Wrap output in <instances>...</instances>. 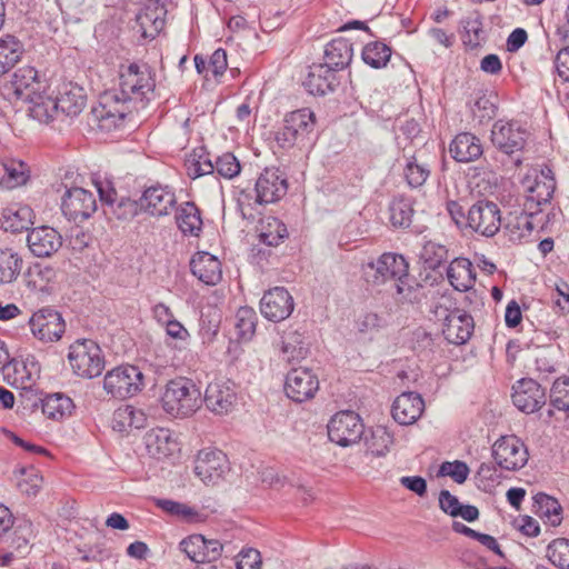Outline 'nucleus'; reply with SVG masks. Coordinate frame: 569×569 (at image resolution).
Instances as JSON below:
<instances>
[{
	"label": "nucleus",
	"instance_id": "2f4dec72",
	"mask_svg": "<svg viewBox=\"0 0 569 569\" xmlns=\"http://www.w3.org/2000/svg\"><path fill=\"white\" fill-rule=\"evenodd\" d=\"M193 276L206 284L214 286L222 278L221 262L209 252H198L190 261Z\"/></svg>",
	"mask_w": 569,
	"mask_h": 569
},
{
	"label": "nucleus",
	"instance_id": "a878e982",
	"mask_svg": "<svg viewBox=\"0 0 569 569\" xmlns=\"http://www.w3.org/2000/svg\"><path fill=\"white\" fill-rule=\"evenodd\" d=\"M277 348L280 358L288 363L299 362L309 353V342L305 331L292 326L282 331Z\"/></svg>",
	"mask_w": 569,
	"mask_h": 569
},
{
	"label": "nucleus",
	"instance_id": "6e6552de",
	"mask_svg": "<svg viewBox=\"0 0 569 569\" xmlns=\"http://www.w3.org/2000/svg\"><path fill=\"white\" fill-rule=\"evenodd\" d=\"M491 451L496 465L507 471L522 469L529 459L527 446L515 435L501 436L492 445Z\"/></svg>",
	"mask_w": 569,
	"mask_h": 569
},
{
	"label": "nucleus",
	"instance_id": "f704fd0d",
	"mask_svg": "<svg viewBox=\"0 0 569 569\" xmlns=\"http://www.w3.org/2000/svg\"><path fill=\"white\" fill-rule=\"evenodd\" d=\"M34 212L29 206L16 204L3 210L0 218V227L12 233L29 230L34 223Z\"/></svg>",
	"mask_w": 569,
	"mask_h": 569
},
{
	"label": "nucleus",
	"instance_id": "4c0bfd02",
	"mask_svg": "<svg viewBox=\"0 0 569 569\" xmlns=\"http://www.w3.org/2000/svg\"><path fill=\"white\" fill-rule=\"evenodd\" d=\"M176 223L184 236L198 237L202 230L200 209L190 201L176 207Z\"/></svg>",
	"mask_w": 569,
	"mask_h": 569
},
{
	"label": "nucleus",
	"instance_id": "ddd939ff",
	"mask_svg": "<svg viewBox=\"0 0 569 569\" xmlns=\"http://www.w3.org/2000/svg\"><path fill=\"white\" fill-rule=\"evenodd\" d=\"M61 210L68 220L79 223L96 212L97 201L92 192L83 188H71L62 197Z\"/></svg>",
	"mask_w": 569,
	"mask_h": 569
},
{
	"label": "nucleus",
	"instance_id": "20e7f679",
	"mask_svg": "<svg viewBox=\"0 0 569 569\" xmlns=\"http://www.w3.org/2000/svg\"><path fill=\"white\" fill-rule=\"evenodd\" d=\"M69 363L73 372L82 378L98 377L104 368V358L97 342L79 339L69 347Z\"/></svg>",
	"mask_w": 569,
	"mask_h": 569
},
{
	"label": "nucleus",
	"instance_id": "9b49d317",
	"mask_svg": "<svg viewBox=\"0 0 569 569\" xmlns=\"http://www.w3.org/2000/svg\"><path fill=\"white\" fill-rule=\"evenodd\" d=\"M528 136L517 121L498 120L492 126L490 139L496 149L511 156L525 148Z\"/></svg>",
	"mask_w": 569,
	"mask_h": 569
},
{
	"label": "nucleus",
	"instance_id": "052dcab7",
	"mask_svg": "<svg viewBox=\"0 0 569 569\" xmlns=\"http://www.w3.org/2000/svg\"><path fill=\"white\" fill-rule=\"evenodd\" d=\"M550 403L557 410L569 411V378L555 381Z\"/></svg>",
	"mask_w": 569,
	"mask_h": 569
},
{
	"label": "nucleus",
	"instance_id": "6e6d98bb",
	"mask_svg": "<svg viewBox=\"0 0 569 569\" xmlns=\"http://www.w3.org/2000/svg\"><path fill=\"white\" fill-rule=\"evenodd\" d=\"M547 558L559 569H569V539L558 538L547 547Z\"/></svg>",
	"mask_w": 569,
	"mask_h": 569
},
{
	"label": "nucleus",
	"instance_id": "0e129e2a",
	"mask_svg": "<svg viewBox=\"0 0 569 569\" xmlns=\"http://www.w3.org/2000/svg\"><path fill=\"white\" fill-rule=\"evenodd\" d=\"M216 171L223 178L232 179L240 172V163L238 159L230 152L218 157L214 163Z\"/></svg>",
	"mask_w": 569,
	"mask_h": 569
},
{
	"label": "nucleus",
	"instance_id": "e2e57ef3",
	"mask_svg": "<svg viewBox=\"0 0 569 569\" xmlns=\"http://www.w3.org/2000/svg\"><path fill=\"white\" fill-rule=\"evenodd\" d=\"M359 332L373 335L386 326L385 319L376 312H365L356 321Z\"/></svg>",
	"mask_w": 569,
	"mask_h": 569
},
{
	"label": "nucleus",
	"instance_id": "bb28decb",
	"mask_svg": "<svg viewBox=\"0 0 569 569\" xmlns=\"http://www.w3.org/2000/svg\"><path fill=\"white\" fill-rule=\"evenodd\" d=\"M54 98L60 117L74 118L82 112L87 103L83 88L72 82L62 83Z\"/></svg>",
	"mask_w": 569,
	"mask_h": 569
},
{
	"label": "nucleus",
	"instance_id": "423d86ee",
	"mask_svg": "<svg viewBox=\"0 0 569 569\" xmlns=\"http://www.w3.org/2000/svg\"><path fill=\"white\" fill-rule=\"evenodd\" d=\"M408 262L401 254L386 252L363 267V276L372 286H392L397 279L408 276Z\"/></svg>",
	"mask_w": 569,
	"mask_h": 569
},
{
	"label": "nucleus",
	"instance_id": "f03ea898",
	"mask_svg": "<svg viewBox=\"0 0 569 569\" xmlns=\"http://www.w3.org/2000/svg\"><path fill=\"white\" fill-rule=\"evenodd\" d=\"M161 401L167 413L186 418L200 408L201 392L192 380L177 378L167 383Z\"/></svg>",
	"mask_w": 569,
	"mask_h": 569
},
{
	"label": "nucleus",
	"instance_id": "393cba45",
	"mask_svg": "<svg viewBox=\"0 0 569 569\" xmlns=\"http://www.w3.org/2000/svg\"><path fill=\"white\" fill-rule=\"evenodd\" d=\"M27 243L33 256L48 258L61 248L62 237L54 228L41 226L29 231Z\"/></svg>",
	"mask_w": 569,
	"mask_h": 569
},
{
	"label": "nucleus",
	"instance_id": "dca6fc26",
	"mask_svg": "<svg viewBox=\"0 0 569 569\" xmlns=\"http://www.w3.org/2000/svg\"><path fill=\"white\" fill-rule=\"evenodd\" d=\"M203 401L207 408L216 415L230 413L237 405L234 383L226 379L210 382L206 388Z\"/></svg>",
	"mask_w": 569,
	"mask_h": 569
},
{
	"label": "nucleus",
	"instance_id": "ea45409f",
	"mask_svg": "<svg viewBox=\"0 0 569 569\" xmlns=\"http://www.w3.org/2000/svg\"><path fill=\"white\" fill-rule=\"evenodd\" d=\"M537 213L531 212L525 206L519 212H510L505 224L509 239L517 242L529 237L533 230L532 219Z\"/></svg>",
	"mask_w": 569,
	"mask_h": 569
},
{
	"label": "nucleus",
	"instance_id": "de8ad7c7",
	"mask_svg": "<svg viewBox=\"0 0 569 569\" xmlns=\"http://www.w3.org/2000/svg\"><path fill=\"white\" fill-rule=\"evenodd\" d=\"M288 237V230L283 222L274 217H268L260 221L258 238L261 243L269 247L278 246Z\"/></svg>",
	"mask_w": 569,
	"mask_h": 569
},
{
	"label": "nucleus",
	"instance_id": "864d4df0",
	"mask_svg": "<svg viewBox=\"0 0 569 569\" xmlns=\"http://www.w3.org/2000/svg\"><path fill=\"white\" fill-rule=\"evenodd\" d=\"M419 258L426 269L436 270L448 259L446 246L435 241H426L420 250Z\"/></svg>",
	"mask_w": 569,
	"mask_h": 569
},
{
	"label": "nucleus",
	"instance_id": "f257e3e1",
	"mask_svg": "<svg viewBox=\"0 0 569 569\" xmlns=\"http://www.w3.org/2000/svg\"><path fill=\"white\" fill-rule=\"evenodd\" d=\"M156 71L147 63L131 62L119 70L118 90L100 98L99 117L118 126L133 110L144 108L153 98Z\"/></svg>",
	"mask_w": 569,
	"mask_h": 569
},
{
	"label": "nucleus",
	"instance_id": "37998d69",
	"mask_svg": "<svg viewBox=\"0 0 569 569\" xmlns=\"http://www.w3.org/2000/svg\"><path fill=\"white\" fill-rule=\"evenodd\" d=\"M57 272L53 267L40 262L32 263L24 272V282L33 291H46L54 280Z\"/></svg>",
	"mask_w": 569,
	"mask_h": 569
},
{
	"label": "nucleus",
	"instance_id": "72a5a7b5",
	"mask_svg": "<svg viewBox=\"0 0 569 569\" xmlns=\"http://www.w3.org/2000/svg\"><path fill=\"white\" fill-rule=\"evenodd\" d=\"M449 152L456 161L466 163L478 159L483 149L479 138L475 134L461 132L451 141Z\"/></svg>",
	"mask_w": 569,
	"mask_h": 569
},
{
	"label": "nucleus",
	"instance_id": "a211bd4d",
	"mask_svg": "<svg viewBox=\"0 0 569 569\" xmlns=\"http://www.w3.org/2000/svg\"><path fill=\"white\" fill-rule=\"evenodd\" d=\"M29 325L32 335L43 342L59 340L66 329L62 316L51 308H43L34 312L29 320Z\"/></svg>",
	"mask_w": 569,
	"mask_h": 569
},
{
	"label": "nucleus",
	"instance_id": "49530a36",
	"mask_svg": "<svg viewBox=\"0 0 569 569\" xmlns=\"http://www.w3.org/2000/svg\"><path fill=\"white\" fill-rule=\"evenodd\" d=\"M22 43L13 36L0 38V77L10 71L20 60Z\"/></svg>",
	"mask_w": 569,
	"mask_h": 569
},
{
	"label": "nucleus",
	"instance_id": "5fc2aeb1",
	"mask_svg": "<svg viewBox=\"0 0 569 569\" xmlns=\"http://www.w3.org/2000/svg\"><path fill=\"white\" fill-rule=\"evenodd\" d=\"M391 57V49L386 43L373 41L365 46L362 60L368 66L379 69L387 66Z\"/></svg>",
	"mask_w": 569,
	"mask_h": 569
},
{
	"label": "nucleus",
	"instance_id": "7c9ffc66",
	"mask_svg": "<svg viewBox=\"0 0 569 569\" xmlns=\"http://www.w3.org/2000/svg\"><path fill=\"white\" fill-rule=\"evenodd\" d=\"M337 73L322 63L312 64L303 81L306 90L313 96H325L338 86Z\"/></svg>",
	"mask_w": 569,
	"mask_h": 569
},
{
	"label": "nucleus",
	"instance_id": "6ab92c4d",
	"mask_svg": "<svg viewBox=\"0 0 569 569\" xmlns=\"http://www.w3.org/2000/svg\"><path fill=\"white\" fill-rule=\"evenodd\" d=\"M319 390L318 377L308 368H295L286 377L284 391L295 402L312 399Z\"/></svg>",
	"mask_w": 569,
	"mask_h": 569
},
{
	"label": "nucleus",
	"instance_id": "9d476101",
	"mask_svg": "<svg viewBox=\"0 0 569 569\" xmlns=\"http://www.w3.org/2000/svg\"><path fill=\"white\" fill-rule=\"evenodd\" d=\"M230 469L227 455L218 449L200 450L194 462L196 476L207 486L218 485Z\"/></svg>",
	"mask_w": 569,
	"mask_h": 569
},
{
	"label": "nucleus",
	"instance_id": "cd10ccee",
	"mask_svg": "<svg viewBox=\"0 0 569 569\" xmlns=\"http://www.w3.org/2000/svg\"><path fill=\"white\" fill-rule=\"evenodd\" d=\"M11 83L17 97L23 100L48 88L46 79L31 66L17 69L12 76Z\"/></svg>",
	"mask_w": 569,
	"mask_h": 569
},
{
	"label": "nucleus",
	"instance_id": "58836bf2",
	"mask_svg": "<svg viewBox=\"0 0 569 569\" xmlns=\"http://www.w3.org/2000/svg\"><path fill=\"white\" fill-rule=\"evenodd\" d=\"M26 101L30 104V116L40 123L49 124L60 117V113H58L56 98L48 94L47 90L40 91Z\"/></svg>",
	"mask_w": 569,
	"mask_h": 569
},
{
	"label": "nucleus",
	"instance_id": "338daca9",
	"mask_svg": "<svg viewBox=\"0 0 569 569\" xmlns=\"http://www.w3.org/2000/svg\"><path fill=\"white\" fill-rule=\"evenodd\" d=\"M227 67V52L226 50L219 48L211 54L208 61V69H210V72L213 74V77H219L223 74Z\"/></svg>",
	"mask_w": 569,
	"mask_h": 569
},
{
	"label": "nucleus",
	"instance_id": "a18cd8bd",
	"mask_svg": "<svg viewBox=\"0 0 569 569\" xmlns=\"http://www.w3.org/2000/svg\"><path fill=\"white\" fill-rule=\"evenodd\" d=\"M2 167L4 173L0 178V186L3 189H14L17 187L24 184L28 181L29 169L23 161L9 159L2 163Z\"/></svg>",
	"mask_w": 569,
	"mask_h": 569
},
{
	"label": "nucleus",
	"instance_id": "79ce46f5",
	"mask_svg": "<svg viewBox=\"0 0 569 569\" xmlns=\"http://www.w3.org/2000/svg\"><path fill=\"white\" fill-rule=\"evenodd\" d=\"M23 259L12 248H0V284L14 282L21 273Z\"/></svg>",
	"mask_w": 569,
	"mask_h": 569
},
{
	"label": "nucleus",
	"instance_id": "f8f14e48",
	"mask_svg": "<svg viewBox=\"0 0 569 569\" xmlns=\"http://www.w3.org/2000/svg\"><path fill=\"white\" fill-rule=\"evenodd\" d=\"M21 398L27 402L26 407L37 408L40 405L43 415L56 421L70 417L74 409L72 399L60 392L48 395L42 399L32 389H26L21 392Z\"/></svg>",
	"mask_w": 569,
	"mask_h": 569
},
{
	"label": "nucleus",
	"instance_id": "4d7b16f0",
	"mask_svg": "<svg viewBox=\"0 0 569 569\" xmlns=\"http://www.w3.org/2000/svg\"><path fill=\"white\" fill-rule=\"evenodd\" d=\"M392 288L396 289L400 301L413 303L420 300L422 286L410 278L409 274L397 279Z\"/></svg>",
	"mask_w": 569,
	"mask_h": 569
},
{
	"label": "nucleus",
	"instance_id": "bf43d9fd",
	"mask_svg": "<svg viewBox=\"0 0 569 569\" xmlns=\"http://www.w3.org/2000/svg\"><path fill=\"white\" fill-rule=\"evenodd\" d=\"M20 475L21 478L18 479L17 482L20 492L29 497L36 496L42 486V477L39 475L38 470L33 467L21 468Z\"/></svg>",
	"mask_w": 569,
	"mask_h": 569
},
{
	"label": "nucleus",
	"instance_id": "4468645a",
	"mask_svg": "<svg viewBox=\"0 0 569 569\" xmlns=\"http://www.w3.org/2000/svg\"><path fill=\"white\" fill-rule=\"evenodd\" d=\"M288 190L287 178L278 168H266L254 184L256 203L267 204L280 200Z\"/></svg>",
	"mask_w": 569,
	"mask_h": 569
},
{
	"label": "nucleus",
	"instance_id": "c03bdc74",
	"mask_svg": "<svg viewBox=\"0 0 569 569\" xmlns=\"http://www.w3.org/2000/svg\"><path fill=\"white\" fill-rule=\"evenodd\" d=\"M533 499L537 516L545 519L552 527H557L561 523L562 507L556 498L540 492L537 493Z\"/></svg>",
	"mask_w": 569,
	"mask_h": 569
},
{
	"label": "nucleus",
	"instance_id": "13d9d810",
	"mask_svg": "<svg viewBox=\"0 0 569 569\" xmlns=\"http://www.w3.org/2000/svg\"><path fill=\"white\" fill-rule=\"evenodd\" d=\"M257 315L252 308H240L236 313V329L241 340H250L256 331Z\"/></svg>",
	"mask_w": 569,
	"mask_h": 569
},
{
	"label": "nucleus",
	"instance_id": "a19ab883",
	"mask_svg": "<svg viewBox=\"0 0 569 569\" xmlns=\"http://www.w3.org/2000/svg\"><path fill=\"white\" fill-rule=\"evenodd\" d=\"M402 174L407 184L411 188H419L426 183L430 176V166L416 153H403Z\"/></svg>",
	"mask_w": 569,
	"mask_h": 569
},
{
	"label": "nucleus",
	"instance_id": "aec40b11",
	"mask_svg": "<svg viewBox=\"0 0 569 569\" xmlns=\"http://www.w3.org/2000/svg\"><path fill=\"white\" fill-rule=\"evenodd\" d=\"M293 309V298L283 287L269 289L263 293L260 300L261 315L273 322H279L289 318Z\"/></svg>",
	"mask_w": 569,
	"mask_h": 569
},
{
	"label": "nucleus",
	"instance_id": "3c124183",
	"mask_svg": "<svg viewBox=\"0 0 569 569\" xmlns=\"http://www.w3.org/2000/svg\"><path fill=\"white\" fill-rule=\"evenodd\" d=\"M390 221L393 227L408 228L413 216L412 201L406 197H397L390 202Z\"/></svg>",
	"mask_w": 569,
	"mask_h": 569
},
{
	"label": "nucleus",
	"instance_id": "e433bc0d",
	"mask_svg": "<svg viewBox=\"0 0 569 569\" xmlns=\"http://www.w3.org/2000/svg\"><path fill=\"white\" fill-rule=\"evenodd\" d=\"M447 277L451 286L461 292L471 289L476 281L473 266L467 258L453 259L447 269Z\"/></svg>",
	"mask_w": 569,
	"mask_h": 569
},
{
	"label": "nucleus",
	"instance_id": "09e8293b",
	"mask_svg": "<svg viewBox=\"0 0 569 569\" xmlns=\"http://www.w3.org/2000/svg\"><path fill=\"white\" fill-rule=\"evenodd\" d=\"M156 506L168 515L187 522H198L201 520L200 512L196 508L183 502L171 499H158L156 501Z\"/></svg>",
	"mask_w": 569,
	"mask_h": 569
},
{
	"label": "nucleus",
	"instance_id": "603ef678",
	"mask_svg": "<svg viewBox=\"0 0 569 569\" xmlns=\"http://www.w3.org/2000/svg\"><path fill=\"white\" fill-rule=\"evenodd\" d=\"M393 442L392 436L385 427L378 426L370 431V436L365 437L367 450L377 457L385 456Z\"/></svg>",
	"mask_w": 569,
	"mask_h": 569
},
{
	"label": "nucleus",
	"instance_id": "b1692460",
	"mask_svg": "<svg viewBox=\"0 0 569 569\" xmlns=\"http://www.w3.org/2000/svg\"><path fill=\"white\" fill-rule=\"evenodd\" d=\"M473 329V318L465 310L456 308L445 317L442 333L449 343L459 346L470 339Z\"/></svg>",
	"mask_w": 569,
	"mask_h": 569
},
{
	"label": "nucleus",
	"instance_id": "1a4fd4ad",
	"mask_svg": "<svg viewBox=\"0 0 569 569\" xmlns=\"http://www.w3.org/2000/svg\"><path fill=\"white\" fill-rule=\"evenodd\" d=\"M328 437L340 447L357 443L365 435V425L358 413L350 410L337 412L329 421Z\"/></svg>",
	"mask_w": 569,
	"mask_h": 569
},
{
	"label": "nucleus",
	"instance_id": "c756f323",
	"mask_svg": "<svg viewBox=\"0 0 569 569\" xmlns=\"http://www.w3.org/2000/svg\"><path fill=\"white\" fill-rule=\"evenodd\" d=\"M166 9L159 0L149 1L136 17L139 31L144 39H153L164 27Z\"/></svg>",
	"mask_w": 569,
	"mask_h": 569
},
{
	"label": "nucleus",
	"instance_id": "680f3d73",
	"mask_svg": "<svg viewBox=\"0 0 569 569\" xmlns=\"http://www.w3.org/2000/svg\"><path fill=\"white\" fill-rule=\"evenodd\" d=\"M469 467L466 462L460 460H455L452 462L446 461L442 462L438 476H449L451 477L457 483L461 485L463 483L468 476H469Z\"/></svg>",
	"mask_w": 569,
	"mask_h": 569
},
{
	"label": "nucleus",
	"instance_id": "4be33fe9",
	"mask_svg": "<svg viewBox=\"0 0 569 569\" xmlns=\"http://www.w3.org/2000/svg\"><path fill=\"white\" fill-rule=\"evenodd\" d=\"M96 186L106 214H113L119 220H129L137 216L139 201L130 198L117 200V192L108 181L96 182Z\"/></svg>",
	"mask_w": 569,
	"mask_h": 569
},
{
	"label": "nucleus",
	"instance_id": "774afa93",
	"mask_svg": "<svg viewBox=\"0 0 569 569\" xmlns=\"http://www.w3.org/2000/svg\"><path fill=\"white\" fill-rule=\"evenodd\" d=\"M261 557L260 552L256 549H248L240 553V559L237 562L238 569H260Z\"/></svg>",
	"mask_w": 569,
	"mask_h": 569
},
{
	"label": "nucleus",
	"instance_id": "c9c22d12",
	"mask_svg": "<svg viewBox=\"0 0 569 569\" xmlns=\"http://www.w3.org/2000/svg\"><path fill=\"white\" fill-rule=\"evenodd\" d=\"M352 53V44L348 40L343 38L333 39L326 46L322 64L330 67L337 73L350 64Z\"/></svg>",
	"mask_w": 569,
	"mask_h": 569
},
{
	"label": "nucleus",
	"instance_id": "2eb2a0df",
	"mask_svg": "<svg viewBox=\"0 0 569 569\" xmlns=\"http://www.w3.org/2000/svg\"><path fill=\"white\" fill-rule=\"evenodd\" d=\"M526 201L523 206L531 212H540V207L548 203L556 190V180L549 168L542 169L531 181L526 180Z\"/></svg>",
	"mask_w": 569,
	"mask_h": 569
},
{
	"label": "nucleus",
	"instance_id": "7ed1b4c3",
	"mask_svg": "<svg viewBox=\"0 0 569 569\" xmlns=\"http://www.w3.org/2000/svg\"><path fill=\"white\" fill-rule=\"evenodd\" d=\"M315 126L316 116L311 109L291 111L284 116L282 127L276 133V141L282 149L310 146Z\"/></svg>",
	"mask_w": 569,
	"mask_h": 569
},
{
	"label": "nucleus",
	"instance_id": "f3484780",
	"mask_svg": "<svg viewBox=\"0 0 569 569\" xmlns=\"http://www.w3.org/2000/svg\"><path fill=\"white\" fill-rule=\"evenodd\" d=\"M140 209L153 217H164L177 206L176 193L169 186L148 187L139 199Z\"/></svg>",
	"mask_w": 569,
	"mask_h": 569
},
{
	"label": "nucleus",
	"instance_id": "473e14b6",
	"mask_svg": "<svg viewBox=\"0 0 569 569\" xmlns=\"http://www.w3.org/2000/svg\"><path fill=\"white\" fill-rule=\"evenodd\" d=\"M147 453L157 460L171 456L177 447L169 429L157 428L149 430L143 437Z\"/></svg>",
	"mask_w": 569,
	"mask_h": 569
},
{
	"label": "nucleus",
	"instance_id": "8fccbe9b",
	"mask_svg": "<svg viewBox=\"0 0 569 569\" xmlns=\"http://www.w3.org/2000/svg\"><path fill=\"white\" fill-rule=\"evenodd\" d=\"M147 417L141 409H137L133 406H124L119 408L114 412L113 422L114 428L118 427L120 431L126 428L140 429L144 427Z\"/></svg>",
	"mask_w": 569,
	"mask_h": 569
},
{
	"label": "nucleus",
	"instance_id": "c85d7f7f",
	"mask_svg": "<svg viewBox=\"0 0 569 569\" xmlns=\"http://www.w3.org/2000/svg\"><path fill=\"white\" fill-rule=\"evenodd\" d=\"M423 409L425 402L422 397L419 393L409 391L396 398L391 413L399 425L408 426L417 421Z\"/></svg>",
	"mask_w": 569,
	"mask_h": 569
},
{
	"label": "nucleus",
	"instance_id": "39448f33",
	"mask_svg": "<svg viewBox=\"0 0 569 569\" xmlns=\"http://www.w3.org/2000/svg\"><path fill=\"white\" fill-rule=\"evenodd\" d=\"M143 388V375L136 366L124 365L108 371L103 379L104 391L114 399L136 396Z\"/></svg>",
	"mask_w": 569,
	"mask_h": 569
},
{
	"label": "nucleus",
	"instance_id": "5701e85b",
	"mask_svg": "<svg viewBox=\"0 0 569 569\" xmlns=\"http://www.w3.org/2000/svg\"><path fill=\"white\" fill-rule=\"evenodd\" d=\"M181 550L197 563L211 562L222 555L223 546L217 539H206L202 535H191L180 542Z\"/></svg>",
	"mask_w": 569,
	"mask_h": 569
},
{
	"label": "nucleus",
	"instance_id": "412c9836",
	"mask_svg": "<svg viewBox=\"0 0 569 569\" xmlns=\"http://www.w3.org/2000/svg\"><path fill=\"white\" fill-rule=\"evenodd\" d=\"M511 398L521 412L529 415L546 403V391L536 380L523 378L513 385Z\"/></svg>",
	"mask_w": 569,
	"mask_h": 569
},
{
	"label": "nucleus",
	"instance_id": "0eeeda50",
	"mask_svg": "<svg viewBox=\"0 0 569 569\" xmlns=\"http://www.w3.org/2000/svg\"><path fill=\"white\" fill-rule=\"evenodd\" d=\"M501 210L490 200L476 201L467 212L466 228L485 238H492L501 228Z\"/></svg>",
	"mask_w": 569,
	"mask_h": 569
},
{
	"label": "nucleus",
	"instance_id": "69168bd1",
	"mask_svg": "<svg viewBox=\"0 0 569 569\" xmlns=\"http://www.w3.org/2000/svg\"><path fill=\"white\" fill-rule=\"evenodd\" d=\"M189 162V176L200 177L212 173L216 170L212 161L203 153L198 154L194 152L193 158Z\"/></svg>",
	"mask_w": 569,
	"mask_h": 569
}]
</instances>
